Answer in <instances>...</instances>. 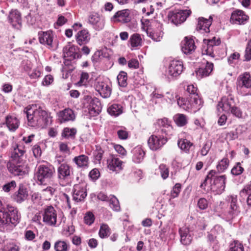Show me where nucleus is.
Masks as SVG:
<instances>
[{"label": "nucleus", "instance_id": "3", "mask_svg": "<svg viewBox=\"0 0 251 251\" xmlns=\"http://www.w3.org/2000/svg\"><path fill=\"white\" fill-rule=\"evenodd\" d=\"M21 215L17 208L7 206V210L0 211V231H11L20 222Z\"/></svg>", "mask_w": 251, "mask_h": 251}, {"label": "nucleus", "instance_id": "27", "mask_svg": "<svg viewBox=\"0 0 251 251\" xmlns=\"http://www.w3.org/2000/svg\"><path fill=\"white\" fill-rule=\"evenodd\" d=\"M196 46L194 41L185 37L182 42L181 50L185 54H190L195 50Z\"/></svg>", "mask_w": 251, "mask_h": 251}, {"label": "nucleus", "instance_id": "37", "mask_svg": "<svg viewBox=\"0 0 251 251\" xmlns=\"http://www.w3.org/2000/svg\"><path fill=\"white\" fill-rule=\"evenodd\" d=\"M213 65L212 63H207L205 68H199L196 71L198 77H205L209 75L213 70Z\"/></svg>", "mask_w": 251, "mask_h": 251}, {"label": "nucleus", "instance_id": "44", "mask_svg": "<svg viewBox=\"0 0 251 251\" xmlns=\"http://www.w3.org/2000/svg\"><path fill=\"white\" fill-rule=\"evenodd\" d=\"M174 120L179 126H183L188 122L187 117L183 114H177L174 116Z\"/></svg>", "mask_w": 251, "mask_h": 251}, {"label": "nucleus", "instance_id": "29", "mask_svg": "<svg viewBox=\"0 0 251 251\" xmlns=\"http://www.w3.org/2000/svg\"><path fill=\"white\" fill-rule=\"evenodd\" d=\"M142 43L143 41L141 35L135 33L130 36L128 45L131 47V50H133L142 46Z\"/></svg>", "mask_w": 251, "mask_h": 251}, {"label": "nucleus", "instance_id": "49", "mask_svg": "<svg viewBox=\"0 0 251 251\" xmlns=\"http://www.w3.org/2000/svg\"><path fill=\"white\" fill-rule=\"evenodd\" d=\"M228 251H244V250L242 243L238 241H234L230 244Z\"/></svg>", "mask_w": 251, "mask_h": 251}, {"label": "nucleus", "instance_id": "23", "mask_svg": "<svg viewBox=\"0 0 251 251\" xmlns=\"http://www.w3.org/2000/svg\"><path fill=\"white\" fill-rule=\"evenodd\" d=\"M95 89L103 98H109L111 94L110 87L103 81H99L95 84Z\"/></svg>", "mask_w": 251, "mask_h": 251}, {"label": "nucleus", "instance_id": "56", "mask_svg": "<svg viewBox=\"0 0 251 251\" xmlns=\"http://www.w3.org/2000/svg\"><path fill=\"white\" fill-rule=\"evenodd\" d=\"M84 220L85 223L89 226L92 225L95 220L94 214L91 212H88L86 213Z\"/></svg>", "mask_w": 251, "mask_h": 251}, {"label": "nucleus", "instance_id": "18", "mask_svg": "<svg viewBox=\"0 0 251 251\" xmlns=\"http://www.w3.org/2000/svg\"><path fill=\"white\" fill-rule=\"evenodd\" d=\"M8 21L12 26L19 29L22 25L21 14L17 9L11 10L8 17Z\"/></svg>", "mask_w": 251, "mask_h": 251}, {"label": "nucleus", "instance_id": "35", "mask_svg": "<svg viewBox=\"0 0 251 251\" xmlns=\"http://www.w3.org/2000/svg\"><path fill=\"white\" fill-rule=\"evenodd\" d=\"M161 25H159L158 26L157 30H151L150 29H148L146 32L148 36L153 41L159 42L162 39L163 35V32L161 31Z\"/></svg>", "mask_w": 251, "mask_h": 251}, {"label": "nucleus", "instance_id": "30", "mask_svg": "<svg viewBox=\"0 0 251 251\" xmlns=\"http://www.w3.org/2000/svg\"><path fill=\"white\" fill-rule=\"evenodd\" d=\"M5 124L11 131H15L20 125V121L15 116L8 115L5 118Z\"/></svg>", "mask_w": 251, "mask_h": 251}, {"label": "nucleus", "instance_id": "61", "mask_svg": "<svg viewBox=\"0 0 251 251\" xmlns=\"http://www.w3.org/2000/svg\"><path fill=\"white\" fill-rule=\"evenodd\" d=\"M230 113L234 116L238 118H241L242 117V111L240 108L235 106V105L232 107V108L229 111Z\"/></svg>", "mask_w": 251, "mask_h": 251}, {"label": "nucleus", "instance_id": "38", "mask_svg": "<svg viewBox=\"0 0 251 251\" xmlns=\"http://www.w3.org/2000/svg\"><path fill=\"white\" fill-rule=\"evenodd\" d=\"M76 132L77 130L75 128L65 127L62 131L61 136L67 140H74Z\"/></svg>", "mask_w": 251, "mask_h": 251}, {"label": "nucleus", "instance_id": "21", "mask_svg": "<svg viewBox=\"0 0 251 251\" xmlns=\"http://www.w3.org/2000/svg\"><path fill=\"white\" fill-rule=\"evenodd\" d=\"M114 21L126 23L131 20L130 16V10L128 9L122 10L117 12L112 17Z\"/></svg>", "mask_w": 251, "mask_h": 251}, {"label": "nucleus", "instance_id": "8", "mask_svg": "<svg viewBox=\"0 0 251 251\" xmlns=\"http://www.w3.org/2000/svg\"><path fill=\"white\" fill-rule=\"evenodd\" d=\"M7 166L8 171L15 176H23L28 173L29 168L25 161L8 162Z\"/></svg>", "mask_w": 251, "mask_h": 251}, {"label": "nucleus", "instance_id": "19", "mask_svg": "<svg viewBox=\"0 0 251 251\" xmlns=\"http://www.w3.org/2000/svg\"><path fill=\"white\" fill-rule=\"evenodd\" d=\"M28 197L26 188L23 184L19 185L18 189L12 196V198L16 202L21 203L25 201Z\"/></svg>", "mask_w": 251, "mask_h": 251}, {"label": "nucleus", "instance_id": "17", "mask_svg": "<svg viewBox=\"0 0 251 251\" xmlns=\"http://www.w3.org/2000/svg\"><path fill=\"white\" fill-rule=\"evenodd\" d=\"M39 40L41 44L47 45L49 48H54L53 43V35L52 31H41L38 33Z\"/></svg>", "mask_w": 251, "mask_h": 251}, {"label": "nucleus", "instance_id": "54", "mask_svg": "<svg viewBox=\"0 0 251 251\" xmlns=\"http://www.w3.org/2000/svg\"><path fill=\"white\" fill-rule=\"evenodd\" d=\"M110 207L115 211H119L120 209V206L118 200L115 197L113 196L110 200L109 201Z\"/></svg>", "mask_w": 251, "mask_h": 251}, {"label": "nucleus", "instance_id": "62", "mask_svg": "<svg viewBox=\"0 0 251 251\" xmlns=\"http://www.w3.org/2000/svg\"><path fill=\"white\" fill-rule=\"evenodd\" d=\"M89 177L93 180H96L100 176V173L97 169H94L90 171L89 174Z\"/></svg>", "mask_w": 251, "mask_h": 251}, {"label": "nucleus", "instance_id": "39", "mask_svg": "<svg viewBox=\"0 0 251 251\" xmlns=\"http://www.w3.org/2000/svg\"><path fill=\"white\" fill-rule=\"evenodd\" d=\"M108 113L114 116H118L122 113V107L120 104L114 103L107 108Z\"/></svg>", "mask_w": 251, "mask_h": 251}, {"label": "nucleus", "instance_id": "51", "mask_svg": "<svg viewBox=\"0 0 251 251\" xmlns=\"http://www.w3.org/2000/svg\"><path fill=\"white\" fill-rule=\"evenodd\" d=\"M159 170L160 171L161 177L163 179H166L168 177L169 175V168L165 164H160L159 166Z\"/></svg>", "mask_w": 251, "mask_h": 251}, {"label": "nucleus", "instance_id": "48", "mask_svg": "<svg viewBox=\"0 0 251 251\" xmlns=\"http://www.w3.org/2000/svg\"><path fill=\"white\" fill-rule=\"evenodd\" d=\"M244 169L241 166L240 162H237L231 170V174L233 176H237L240 175L244 172Z\"/></svg>", "mask_w": 251, "mask_h": 251}, {"label": "nucleus", "instance_id": "16", "mask_svg": "<svg viewBox=\"0 0 251 251\" xmlns=\"http://www.w3.org/2000/svg\"><path fill=\"white\" fill-rule=\"evenodd\" d=\"M234 105V100L231 96L223 97L217 105V109L220 112H228Z\"/></svg>", "mask_w": 251, "mask_h": 251}, {"label": "nucleus", "instance_id": "59", "mask_svg": "<svg viewBox=\"0 0 251 251\" xmlns=\"http://www.w3.org/2000/svg\"><path fill=\"white\" fill-rule=\"evenodd\" d=\"M181 189V184L180 183H176L174 186L172 191H171V198H175L177 197L180 192Z\"/></svg>", "mask_w": 251, "mask_h": 251}, {"label": "nucleus", "instance_id": "42", "mask_svg": "<svg viewBox=\"0 0 251 251\" xmlns=\"http://www.w3.org/2000/svg\"><path fill=\"white\" fill-rule=\"evenodd\" d=\"M177 103L180 107L191 112L192 107L191 99L190 100H188L182 98H179L177 99Z\"/></svg>", "mask_w": 251, "mask_h": 251}, {"label": "nucleus", "instance_id": "32", "mask_svg": "<svg viewBox=\"0 0 251 251\" xmlns=\"http://www.w3.org/2000/svg\"><path fill=\"white\" fill-rule=\"evenodd\" d=\"M221 43L220 39L217 40V42L214 43L213 41H208L206 42L205 45L203 46L202 54L208 55L214 58L215 54L213 52V48L218 46Z\"/></svg>", "mask_w": 251, "mask_h": 251}, {"label": "nucleus", "instance_id": "15", "mask_svg": "<svg viewBox=\"0 0 251 251\" xmlns=\"http://www.w3.org/2000/svg\"><path fill=\"white\" fill-rule=\"evenodd\" d=\"M248 18V16L243 11L237 9L232 12L230 21L234 24L244 25L247 22Z\"/></svg>", "mask_w": 251, "mask_h": 251}, {"label": "nucleus", "instance_id": "14", "mask_svg": "<svg viewBox=\"0 0 251 251\" xmlns=\"http://www.w3.org/2000/svg\"><path fill=\"white\" fill-rule=\"evenodd\" d=\"M89 104L86 106L90 115L93 116L98 115L101 111L102 106L100 100L96 98H89L87 100Z\"/></svg>", "mask_w": 251, "mask_h": 251}, {"label": "nucleus", "instance_id": "11", "mask_svg": "<svg viewBox=\"0 0 251 251\" xmlns=\"http://www.w3.org/2000/svg\"><path fill=\"white\" fill-rule=\"evenodd\" d=\"M43 222L47 225L55 226L57 223V212L51 206H47L43 212Z\"/></svg>", "mask_w": 251, "mask_h": 251}, {"label": "nucleus", "instance_id": "60", "mask_svg": "<svg viewBox=\"0 0 251 251\" xmlns=\"http://www.w3.org/2000/svg\"><path fill=\"white\" fill-rule=\"evenodd\" d=\"M11 161L10 162H23L24 160V156H21L20 154L18 153L16 151H12L11 152Z\"/></svg>", "mask_w": 251, "mask_h": 251}, {"label": "nucleus", "instance_id": "52", "mask_svg": "<svg viewBox=\"0 0 251 251\" xmlns=\"http://www.w3.org/2000/svg\"><path fill=\"white\" fill-rule=\"evenodd\" d=\"M103 153V151L100 148L97 147L96 151L94 152V162L96 163H100Z\"/></svg>", "mask_w": 251, "mask_h": 251}, {"label": "nucleus", "instance_id": "2", "mask_svg": "<svg viewBox=\"0 0 251 251\" xmlns=\"http://www.w3.org/2000/svg\"><path fill=\"white\" fill-rule=\"evenodd\" d=\"M226 179V175L218 176L216 171L211 170L200 187L205 192L211 191L215 195H220L225 191Z\"/></svg>", "mask_w": 251, "mask_h": 251}, {"label": "nucleus", "instance_id": "36", "mask_svg": "<svg viewBox=\"0 0 251 251\" xmlns=\"http://www.w3.org/2000/svg\"><path fill=\"white\" fill-rule=\"evenodd\" d=\"M132 160L136 163L141 162L145 156V152L141 147H137L132 150Z\"/></svg>", "mask_w": 251, "mask_h": 251}, {"label": "nucleus", "instance_id": "41", "mask_svg": "<svg viewBox=\"0 0 251 251\" xmlns=\"http://www.w3.org/2000/svg\"><path fill=\"white\" fill-rule=\"evenodd\" d=\"M157 124L160 127V129L158 130L157 131H161L162 128L165 129L167 130V135L168 134V132L172 129L170 122L169 121L167 118H164L158 120ZM160 133L162 134L161 132H160Z\"/></svg>", "mask_w": 251, "mask_h": 251}, {"label": "nucleus", "instance_id": "25", "mask_svg": "<svg viewBox=\"0 0 251 251\" xmlns=\"http://www.w3.org/2000/svg\"><path fill=\"white\" fill-rule=\"evenodd\" d=\"M212 24V19H205L203 17L199 18L197 30L200 31L201 33H209L210 32L209 27Z\"/></svg>", "mask_w": 251, "mask_h": 251}, {"label": "nucleus", "instance_id": "4", "mask_svg": "<svg viewBox=\"0 0 251 251\" xmlns=\"http://www.w3.org/2000/svg\"><path fill=\"white\" fill-rule=\"evenodd\" d=\"M55 170L50 165H40L36 169L35 177L40 185H46L52 177Z\"/></svg>", "mask_w": 251, "mask_h": 251}, {"label": "nucleus", "instance_id": "58", "mask_svg": "<svg viewBox=\"0 0 251 251\" xmlns=\"http://www.w3.org/2000/svg\"><path fill=\"white\" fill-rule=\"evenodd\" d=\"M240 55L237 52H234L231 54L228 57L227 61L229 65H233L240 58Z\"/></svg>", "mask_w": 251, "mask_h": 251}, {"label": "nucleus", "instance_id": "55", "mask_svg": "<svg viewBox=\"0 0 251 251\" xmlns=\"http://www.w3.org/2000/svg\"><path fill=\"white\" fill-rule=\"evenodd\" d=\"M197 206L201 210H205L208 206V201L205 198H200L197 202Z\"/></svg>", "mask_w": 251, "mask_h": 251}, {"label": "nucleus", "instance_id": "31", "mask_svg": "<svg viewBox=\"0 0 251 251\" xmlns=\"http://www.w3.org/2000/svg\"><path fill=\"white\" fill-rule=\"evenodd\" d=\"M76 41L79 45L88 43L90 40V34L86 29H83L78 32L75 35Z\"/></svg>", "mask_w": 251, "mask_h": 251}, {"label": "nucleus", "instance_id": "50", "mask_svg": "<svg viewBox=\"0 0 251 251\" xmlns=\"http://www.w3.org/2000/svg\"><path fill=\"white\" fill-rule=\"evenodd\" d=\"M17 186V183L15 180H11L5 183L2 186V190L6 193H8L11 191H13Z\"/></svg>", "mask_w": 251, "mask_h": 251}, {"label": "nucleus", "instance_id": "5", "mask_svg": "<svg viewBox=\"0 0 251 251\" xmlns=\"http://www.w3.org/2000/svg\"><path fill=\"white\" fill-rule=\"evenodd\" d=\"M160 131H155L148 141L149 148L152 151L161 149L167 142V130L162 128Z\"/></svg>", "mask_w": 251, "mask_h": 251}, {"label": "nucleus", "instance_id": "46", "mask_svg": "<svg viewBox=\"0 0 251 251\" xmlns=\"http://www.w3.org/2000/svg\"><path fill=\"white\" fill-rule=\"evenodd\" d=\"M229 161L228 158H224L217 165V169L220 173L224 172L228 167Z\"/></svg>", "mask_w": 251, "mask_h": 251}, {"label": "nucleus", "instance_id": "9", "mask_svg": "<svg viewBox=\"0 0 251 251\" xmlns=\"http://www.w3.org/2000/svg\"><path fill=\"white\" fill-rule=\"evenodd\" d=\"M190 10H179L170 11L168 15L169 20L176 25L183 23L191 14Z\"/></svg>", "mask_w": 251, "mask_h": 251}, {"label": "nucleus", "instance_id": "57", "mask_svg": "<svg viewBox=\"0 0 251 251\" xmlns=\"http://www.w3.org/2000/svg\"><path fill=\"white\" fill-rule=\"evenodd\" d=\"M43 212L41 211L36 212L33 217L31 218V220L33 222L36 223L38 225L41 224L42 219L43 220Z\"/></svg>", "mask_w": 251, "mask_h": 251}, {"label": "nucleus", "instance_id": "28", "mask_svg": "<svg viewBox=\"0 0 251 251\" xmlns=\"http://www.w3.org/2000/svg\"><path fill=\"white\" fill-rule=\"evenodd\" d=\"M59 120L61 123L69 121H74L75 119V115L74 111L70 109H65L58 113Z\"/></svg>", "mask_w": 251, "mask_h": 251}, {"label": "nucleus", "instance_id": "12", "mask_svg": "<svg viewBox=\"0 0 251 251\" xmlns=\"http://www.w3.org/2000/svg\"><path fill=\"white\" fill-rule=\"evenodd\" d=\"M183 69V64L181 61L171 60L168 66V74L171 76L177 77L182 73Z\"/></svg>", "mask_w": 251, "mask_h": 251}, {"label": "nucleus", "instance_id": "64", "mask_svg": "<svg viewBox=\"0 0 251 251\" xmlns=\"http://www.w3.org/2000/svg\"><path fill=\"white\" fill-rule=\"evenodd\" d=\"M118 137L122 140L126 139L128 137V132L125 129H119L117 131Z\"/></svg>", "mask_w": 251, "mask_h": 251}, {"label": "nucleus", "instance_id": "6", "mask_svg": "<svg viewBox=\"0 0 251 251\" xmlns=\"http://www.w3.org/2000/svg\"><path fill=\"white\" fill-rule=\"evenodd\" d=\"M73 171L72 167L67 163H59L57 169V179L62 186H65L71 179Z\"/></svg>", "mask_w": 251, "mask_h": 251}, {"label": "nucleus", "instance_id": "20", "mask_svg": "<svg viewBox=\"0 0 251 251\" xmlns=\"http://www.w3.org/2000/svg\"><path fill=\"white\" fill-rule=\"evenodd\" d=\"M87 196L86 190L84 187L76 184L74 185L73 189V200L78 202L83 201Z\"/></svg>", "mask_w": 251, "mask_h": 251}, {"label": "nucleus", "instance_id": "13", "mask_svg": "<svg viewBox=\"0 0 251 251\" xmlns=\"http://www.w3.org/2000/svg\"><path fill=\"white\" fill-rule=\"evenodd\" d=\"M89 23L97 31L102 30L105 25V20L98 13H93L89 16Z\"/></svg>", "mask_w": 251, "mask_h": 251}, {"label": "nucleus", "instance_id": "22", "mask_svg": "<svg viewBox=\"0 0 251 251\" xmlns=\"http://www.w3.org/2000/svg\"><path fill=\"white\" fill-rule=\"evenodd\" d=\"M192 231L188 227H182L179 228V233L180 236V242L184 245L190 244L192 240Z\"/></svg>", "mask_w": 251, "mask_h": 251}, {"label": "nucleus", "instance_id": "40", "mask_svg": "<svg viewBox=\"0 0 251 251\" xmlns=\"http://www.w3.org/2000/svg\"><path fill=\"white\" fill-rule=\"evenodd\" d=\"M178 147L185 152H188L193 143L186 139L181 138L177 142Z\"/></svg>", "mask_w": 251, "mask_h": 251}, {"label": "nucleus", "instance_id": "1", "mask_svg": "<svg viewBox=\"0 0 251 251\" xmlns=\"http://www.w3.org/2000/svg\"><path fill=\"white\" fill-rule=\"evenodd\" d=\"M27 125L35 128H44L51 122L50 114L37 104L29 105L25 108Z\"/></svg>", "mask_w": 251, "mask_h": 251}, {"label": "nucleus", "instance_id": "26", "mask_svg": "<svg viewBox=\"0 0 251 251\" xmlns=\"http://www.w3.org/2000/svg\"><path fill=\"white\" fill-rule=\"evenodd\" d=\"M251 88V79H238L237 90L242 95L248 94L247 90Z\"/></svg>", "mask_w": 251, "mask_h": 251}, {"label": "nucleus", "instance_id": "63", "mask_svg": "<svg viewBox=\"0 0 251 251\" xmlns=\"http://www.w3.org/2000/svg\"><path fill=\"white\" fill-rule=\"evenodd\" d=\"M32 152L34 156L36 158L40 157L42 154V151L40 147L38 145H35L32 147Z\"/></svg>", "mask_w": 251, "mask_h": 251}, {"label": "nucleus", "instance_id": "53", "mask_svg": "<svg viewBox=\"0 0 251 251\" xmlns=\"http://www.w3.org/2000/svg\"><path fill=\"white\" fill-rule=\"evenodd\" d=\"M19 247L16 243L9 242L4 246L2 251H19Z\"/></svg>", "mask_w": 251, "mask_h": 251}, {"label": "nucleus", "instance_id": "10", "mask_svg": "<svg viewBox=\"0 0 251 251\" xmlns=\"http://www.w3.org/2000/svg\"><path fill=\"white\" fill-rule=\"evenodd\" d=\"M230 207L227 212L223 213L222 217L226 221H229L238 215L240 213L239 206L237 205V198L236 196H230L229 198Z\"/></svg>", "mask_w": 251, "mask_h": 251}, {"label": "nucleus", "instance_id": "45", "mask_svg": "<svg viewBox=\"0 0 251 251\" xmlns=\"http://www.w3.org/2000/svg\"><path fill=\"white\" fill-rule=\"evenodd\" d=\"M55 251H68L69 249V244L65 241H57L54 245Z\"/></svg>", "mask_w": 251, "mask_h": 251}, {"label": "nucleus", "instance_id": "33", "mask_svg": "<svg viewBox=\"0 0 251 251\" xmlns=\"http://www.w3.org/2000/svg\"><path fill=\"white\" fill-rule=\"evenodd\" d=\"M73 162L79 168L86 169L89 166V157L84 154H81L75 157L73 159Z\"/></svg>", "mask_w": 251, "mask_h": 251}, {"label": "nucleus", "instance_id": "47", "mask_svg": "<svg viewBox=\"0 0 251 251\" xmlns=\"http://www.w3.org/2000/svg\"><path fill=\"white\" fill-rule=\"evenodd\" d=\"M110 228L108 226L105 224H102L100 227L99 234L101 238L107 237L110 234Z\"/></svg>", "mask_w": 251, "mask_h": 251}, {"label": "nucleus", "instance_id": "43", "mask_svg": "<svg viewBox=\"0 0 251 251\" xmlns=\"http://www.w3.org/2000/svg\"><path fill=\"white\" fill-rule=\"evenodd\" d=\"M240 195L242 197L248 195L247 203L248 205L251 206V184L245 186L244 188L241 191Z\"/></svg>", "mask_w": 251, "mask_h": 251}, {"label": "nucleus", "instance_id": "24", "mask_svg": "<svg viewBox=\"0 0 251 251\" xmlns=\"http://www.w3.org/2000/svg\"><path fill=\"white\" fill-rule=\"evenodd\" d=\"M108 168L113 172H119L122 169L123 161L114 156H110L107 160Z\"/></svg>", "mask_w": 251, "mask_h": 251}, {"label": "nucleus", "instance_id": "34", "mask_svg": "<svg viewBox=\"0 0 251 251\" xmlns=\"http://www.w3.org/2000/svg\"><path fill=\"white\" fill-rule=\"evenodd\" d=\"M191 100V112L195 113L199 110L202 106L203 101L198 95H192Z\"/></svg>", "mask_w": 251, "mask_h": 251}, {"label": "nucleus", "instance_id": "7", "mask_svg": "<svg viewBox=\"0 0 251 251\" xmlns=\"http://www.w3.org/2000/svg\"><path fill=\"white\" fill-rule=\"evenodd\" d=\"M63 55L65 59V65H69L70 61L75 59L79 58L81 55L79 52V49L71 42L68 44L63 48Z\"/></svg>", "mask_w": 251, "mask_h": 251}]
</instances>
